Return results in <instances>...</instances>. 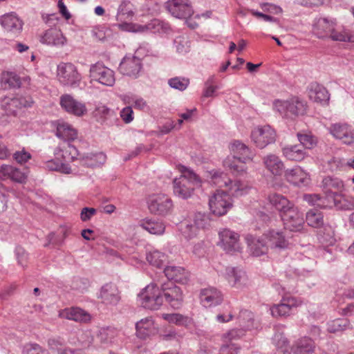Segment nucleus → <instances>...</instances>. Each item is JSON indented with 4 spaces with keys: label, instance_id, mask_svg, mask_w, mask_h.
<instances>
[{
    "label": "nucleus",
    "instance_id": "1",
    "mask_svg": "<svg viewBox=\"0 0 354 354\" xmlns=\"http://www.w3.org/2000/svg\"><path fill=\"white\" fill-rule=\"evenodd\" d=\"M178 170L181 174L173 180L174 194L180 198L188 199L192 197L195 189L201 187L202 180L192 169L185 166L179 165Z\"/></svg>",
    "mask_w": 354,
    "mask_h": 354
},
{
    "label": "nucleus",
    "instance_id": "2",
    "mask_svg": "<svg viewBox=\"0 0 354 354\" xmlns=\"http://www.w3.org/2000/svg\"><path fill=\"white\" fill-rule=\"evenodd\" d=\"M232 156H227L223 161V165L232 174L238 175L245 171V163L252 161L254 153L244 143L234 140L230 145Z\"/></svg>",
    "mask_w": 354,
    "mask_h": 354
},
{
    "label": "nucleus",
    "instance_id": "3",
    "mask_svg": "<svg viewBox=\"0 0 354 354\" xmlns=\"http://www.w3.org/2000/svg\"><path fill=\"white\" fill-rule=\"evenodd\" d=\"M304 199L309 204L322 208L335 207L338 209H352L354 208V200L349 202L336 194H329L322 198L317 194H305Z\"/></svg>",
    "mask_w": 354,
    "mask_h": 354
},
{
    "label": "nucleus",
    "instance_id": "4",
    "mask_svg": "<svg viewBox=\"0 0 354 354\" xmlns=\"http://www.w3.org/2000/svg\"><path fill=\"white\" fill-rule=\"evenodd\" d=\"M273 106L283 116L291 118L304 115L307 107L306 103L298 97H292L286 100H276Z\"/></svg>",
    "mask_w": 354,
    "mask_h": 354
},
{
    "label": "nucleus",
    "instance_id": "5",
    "mask_svg": "<svg viewBox=\"0 0 354 354\" xmlns=\"http://www.w3.org/2000/svg\"><path fill=\"white\" fill-rule=\"evenodd\" d=\"M140 304L149 310H158L163 304L160 286L156 283L147 286L138 295Z\"/></svg>",
    "mask_w": 354,
    "mask_h": 354
},
{
    "label": "nucleus",
    "instance_id": "6",
    "mask_svg": "<svg viewBox=\"0 0 354 354\" xmlns=\"http://www.w3.org/2000/svg\"><path fill=\"white\" fill-rule=\"evenodd\" d=\"M57 80L64 86L76 88L80 86L82 75L72 63H61L57 66Z\"/></svg>",
    "mask_w": 354,
    "mask_h": 354
},
{
    "label": "nucleus",
    "instance_id": "7",
    "mask_svg": "<svg viewBox=\"0 0 354 354\" xmlns=\"http://www.w3.org/2000/svg\"><path fill=\"white\" fill-rule=\"evenodd\" d=\"M163 302L165 301L174 309H179L183 304L184 295L182 289L173 281H167L160 284Z\"/></svg>",
    "mask_w": 354,
    "mask_h": 354
},
{
    "label": "nucleus",
    "instance_id": "8",
    "mask_svg": "<svg viewBox=\"0 0 354 354\" xmlns=\"http://www.w3.org/2000/svg\"><path fill=\"white\" fill-rule=\"evenodd\" d=\"M89 77L106 86H113L115 82V73L101 62L92 64L89 70Z\"/></svg>",
    "mask_w": 354,
    "mask_h": 354
},
{
    "label": "nucleus",
    "instance_id": "9",
    "mask_svg": "<svg viewBox=\"0 0 354 354\" xmlns=\"http://www.w3.org/2000/svg\"><path fill=\"white\" fill-rule=\"evenodd\" d=\"M251 139L259 149H264L276 140L275 131L270 125L258 126L251 132Z\"/></svg>",
    "mask_w": 354,
    "mask_h": 354
},
{
    "label": "nucleus",
    "instance_id": "10",
    "mask_svg": "<svg viewBox=\"0 0 354 354\" xmlns=\"http://www.w3.org/2000/svg\"><path fill=\"white\" fill-rule=\"evenodd\" d=\"M173 207L171 199L168 196L162 194L151 196L148 200L149 211L157 215L165 216L170 214Z\"/></svg>",
    "mask_w": 354,
    "mask_h": 354
},
{
    "label": "nucleus",
    "instance_id": "11",
    "mask_svg": "<svg viewBox=\"0 0 354 354\" xmlns=\"http://www.w3.org/2000/svg\"><path fill=\"white\" fill-rule=\"evenodd\" d=\"M0 24L9 38L18 37L22 31L23 22L15 13L6 14L0 17Z\"/></svg>",
    "mask_w": 354,
    "mask_h": 354
},
{
    "label": "nucleus",
    "instance_id": "12",
    "mask_svg": "<svg viewBox=\"0 0 354 354\" xmlns=\"http://www.w3.org/2000/svg\"><path fill=\"white\" fill-rule=\"evenodd\" d=\"M209 206L212 214L223 216L232 207V199L225 192L217 190L209 198Z\"/></svg>",
    "mask_w": 354,
    "mask_h": 354
},
{
    "label": "nucleus",
    "instance_id": "13",
    "mask_svg": "<svg viewBox=\"0 0 354 354\" xmlns=\"http://www.w3.org/2000/svg\"><path fill=\"white\" fill-rule=\"evenodd\" d=\"M165 7L172 16L178 19H187L194 14L189 0H168Z\"/></svg>",
    "mask_w": 354,
    "mask_h": 354
},
{
    "label": "nucleus",
    "instance_id": "14",
    "mask_svg": "<svg viewBox=\"0 0 354 354\" xmlns=\"http://www.w3.org/2000/svg\"><path fill=\"white\" fill-rule=\"evenodd\" d=\"M281 218L286 229L292 232H299L303 229L304 223L303 214L297 207L290 208Z\"/></svg>",
    "mask_w": 354,
    "mask_h": 354
},
{
    "label": "nucleus",
    "instance_id": "15",
    "mask_svg": "<svg viewBox=\"0 0 354 354\" xmlns=\"http://www.w3.org/2000/svg\"><path fill=\"white\" fill-rule=\"evenodd\" d=\"M142 68V61L139 57L126 55L120 64L119 71L124 75L136 78Z\"/></svg>",
    "mask_w": 354,
    "mask_h": 354
},
{
    "label": "nucleus",
    "instance_id": "16",
    "mask_svg": "<svg viewBox=\"0 0 354 354\" xmlns=\"http://www.w3.org/2000/svg\"><path fill=\"white\" fill-rule=\"evenodd\" d=\"M98 298L106 306H115L121 299L120 292L117 286L113 283L104 284L100 288Z\"/></svg>",
    "mask_w": 354,
    "mask_h": 354
},
{
    "label": "nucleus",
    "instance_id": "17",
    "mask_svg": "<svg viewBox=\"0 0 354 354\" xmlns=\"http://www.w3.org/2000/svg\"><path fill=\"white\" fill-rule=\"evenodd\" d=\"M219 238L221 246L227 252L240 250L239 235L237 233L229 229H223L219 232Z\"/></svg>",
    "mask_w": 354,
    "mask_h": 354
},
{
    "label": "nucleus",
    "instance_id": "18",
    "mask_svg": "<svg viewBox=\"0 0 354 354\" xmlns=\"http://www.w3.org/2000/svg\"><path fill=\"white\" fill-rule=\"evenodd\" d=\"M329 131L336 139L342 140L346 145L354 142V131L346 124H333L330 127Z\"/></svg>",
    "mask_w": 354,
    "mask_h": 354
},
{
    "label": "nucleus",
    "instance_id": "19",
    "mask_svg": "<svg viewBox=\"0 0 354 354\" xmlns=\"http://www.w3.org/2000/svg\"><path fill=\"white\" fill-rule=\"evenodd\" d=\"M60 105L66 112L76 116H82L86 113L84 103L74 99L71 95H64L60 97Z\"/></svg>",
    "mask_w": 354,
    "mask_h": 354
},
{
    "label": "nucleus",
    "instance_id": "20",
    "mask_svg": "<svg viewBox=\"0 0 354 354\" xmlns=\"http://www.w3.org/2000/svg\"><path fill=\"white\" fill-rule=\"evenodd\" d=\"M335 20L325 17L315 19L313 25V33L319 39H328Z\"/></svg>",
    "mask_w": 354,
    "mask_h": 354
},
{
    "label": "nucleus",
    "instance_id": "21",
    "mask_svg": "<svg viewBox=\"0 0 354 354\" xmlns=\"http://www.w3.org/2000/svg\"><path fill=\"white\" fill-rule=\"evenodd\" d=\"M66 38L62 31L57 28H50L41 37L40 41L48 46L62 47L66 43Z\"/></svg>",
    "mask_w": 354,
    "mask_h": 354
},
{
    "label": "nucleus",
    "instance_id": "22",
    "mask_svg": "<svg viewBox=\"0 0 354 354\" xmlns=\"http://www.w3.org/2000/svg\"><path fill=\"white\" fill-rule=\"evenodd\" d=\"M285 177L288 182L296 186H306L310 183L309 175L300 167L286 170Z\"/></svg>",
    "mask_w": 354,
    "mask_h": 354
},
{
    "label": "nucleus",
    "instance_id": "23",
    "mask_svg": "<svg viewBox=\"0 0 354 354\" xmlns=\"http://www.w3.org/2000/svg\"><path fill=\"white\" fill-rule=\"evenodd\" d=\"M265 168L273 176H281L284 170V164L281 158L273 153H268L262 158Z\"/></svg>",
    "mask_w": 354,
    "mask_h": 354
},
{
    "label": "nucleus",
    "instance_id": "24",
    "mask_svg": "<svg viewBox=\"0 0 354 354\" xmlns=\"http://www.w3.org/2000/svg\"><path fill=\"white\" fill-rule=\"evenodd\" d=\"M250 252L255 257L265 254L268 252V246L264 237L256 238L252 234H247L245 237Z\"/></svg>",
    "mask_w": 354,
    "mask_h": 354
},
{
    "label": "nucleus",
    "instance_id": "25",
    "mask_svg": "<svg viewBox=\"0 0 354 354\" xmlns=\"http://www.w3.org/2000/svg\"><path fill=\"white\" fill-rule=\"evenodd\" d=\"M0 178H10L16 183H24L26 180L27 175L15 166L3 164L1 165Z\"/></svg>",
    "mask_w": 354,
    "mask_h": 354
},
{
    "label": "nucleus",
    "instance_id": "26",
    "mask_svg": "<svg viewBox=\"0 0 354 354\" xmlns=\"http://www.w3.org/2000/svg\"><path fill=\"white\" fill-rule=\"evenodd\" d=\"M164 272L168 281H175L180 283H186L189 280V273L180 266H169L164 269Z\"/></svg>",
    "mask_w": 354,
    "mask_h": 354
},
{
    "label": "nucleus",
    "instance_id": "27",
    "mask_svg": "<svg viewBox=\"0 0 354 354\" xmlns=\"http://www.w3.org/2000/svg\"><path fill=\"white\" fill-rule=\"evenodd\" d=\"M270 205L279 212L280 216H283L288 211L295 207L286 197L279 194H272L268 196Z\"/></svg>",
    "mask_w": 354,
    "mask_h": 354
},
{
    "label": "nucleus",
    "instance_id": "28",
    "mask_svg": "<svg viewBox=\"0 0 354 354\" xmlns=\"http://www.w3.org/2000/svg\"><path fill=\"white\" fill-rule=\"evenodd\" d=\"M283 156L288 160L301 161L307 156V153L303 149L302 145H287L282 147Z\"/></svg>",
    "mask_w": 354,
    "mask_h": 354
},
{
    "label": "nucleus",
    "instance_id": "29",
    "mask_svg": "<svg viewBox=\"0 0 354 354\" xmlns=\"http://www.w3.org/2000/svg\"><path fill=\"white\" fill-rule=\"evenodd\" d=\"M62 318L73 320L77 322L86 323L91 320V315L80 308H66L60 312Z\"/></svg>",
    "mask_w": 354,
    "mask_h": 354
},
{
    "label": "nucleus",
    "instance_id": "30",
    "mask_svg": "<svg viewBox=\"0 0 354 354\" xmlns=\"http://www.w3.org/2000/svg\"><path fill=\"white\" fill-rule=\"evenodd\" d=\"M200 298L203 304L206 307L219 304L223 300L221 292L214 288H208L202 290Z\"/></svg>",
    "mask_w": 354,
    "mask_h": 354
},
{
    "label": "nucleus",
    "instance_id": "31",
    "mask_svg": "<svg viewBox=\"0 0 354 354\" xmlns=\"http://www.w3.org/2000/svg\"><path fill=\"white\" fill-rule=\"evenodd\" d=\"M55 154L62 157L64 161H73L77 159L80 153L77 148L71 142H64L55 150Z\"/></svg>",
    "mask_w": 354,
    "mask_h": 354
},
{
    "label": "nucleus",
    "instance_id": "32",
    "mask_svg": "<svg viewBox=\"0 0 354 354\" xmlns=\"http://www.w3.org/2000/svg\"><path fill=\"white\" fill-rule=\"evenodd\" d=\"M332 29L328 39L335 41L354 42V34H352L345 27L337 26L336 20Z\"/></svg>",
    "mask_w": 354,
    "mask_h": 354
},
{
    "label": "nucleus",
    "instance_id": "33",
    "mask_svg": "<svg viewBox=\"0 0 354 354\" xmlns=\"http://www.w3.org/2000/svg\"><path fill=\"white\" fill-rule=\"evenodd\" d=\"M268 248L283 249L288 245V241L280 232L269 231L263 235Z\"/></svg>",
    "mask_w": 354,
    "mask_h": 354
},
{
    "label": "nucleus",
    "instance_id": "34",
    "mask_svg": "<svg viewBox=\"0 0 354 354\" xmlns=\"http://www.w3.org/2000/svg\"><path fill=\"white\" fill-rule=\"evenodd\" d=\"M106 155L102 152L88 153L80 156L79 160L81 164L87 167H95L105 162Z\"/></svg>",
    "mask_w": 354,
    "mask_h": 354
},
{
    "label": "nucleus",
    "instance_id": "35",
    "mask_svg": "<svg viewBox=\"0 0 354 354\" xmlns=\"http://www.w3.org/2000/svg\"><path fill=\"white\" fill-rule=\"evenodd\" d=\"M56 136L64 140V142H71L77 138V132L68 123L62 122L57 124Z\"/></svg>",
    "mask_w": 354,
    "mask_h": 354
},
{
    "label": "nucleus",
    "instance_id": "36",
    "mask_svg": "<svg viewBox=\"0 0 354 354\" xmlns=\"http://www.w3.org/2000/svg\"><path fill=\"white\" fill-rule=\"evenodd\" d=\"M315 348V344L313 340L304 337L295 342L292 350L295 354H313Z\"/></svg>",
    "mask_w": 354,
    "mask_h": 354
},
{
    "label": "nucleus",
    "instance_id": "37",
    "mask_svg": "<svg viewBox=\"0 0 354 354\" xmlns=\"http://www.w3.org/2000/svg\"><path fill=\"white\" fill-rule=\"evenodd\" d=\"M128 28H127L129 31L132 32H145L146 30H150L153 32H159L163 27L162 23L158 19H153L146 25L139 24H125Z\"/></svg>",
    "mask_w": 354,
    "mask_h": 354
},
{
    "label": "nucleus",
    "instance_id": "38",
    "mask_svg": "<svg viewBox=\"0 0 354 354\" xmlns=\"http://www.w3.org/2000/svg\"><path fill=\"white\" fill-rule=\"evenodd\" d=\"M1 83L5 88H15L21 86V80L15 73L5 72L1 75Z\"/></svg>",
    "mask_w": 354,
    "mask_h": 354
},
{
    "label": "nucleus",
    "instance_id": "39",
    "mask_svg": "<svg viewBox=\"0 0 354 354\" xmlns=\"http://www.w3.org/2000/svg\"><path fill=\"white\" fill-rule=\"evenodd\" d=\"M225 192L229 197H239L247 193L246 187L239 180L232 181L227 184V187L224 190L221 191Z\"/></svg>",
    "mask_w": 354,
    "mask_h": 354
},
{
    "label": "nucleus",
    "instance_id": "40",
    "mask_svg": "<svg viewBox=\"0 0 354 354\" xmlns=\"http://www.w3.org/2000/svg\"><path fill=\"white\" fill-rule=\"evenodd\" d=\"M140 227L151 234L160 235L165 230V225L162 222L145 220L142 221Z\"/></svg>",
    "mask_w": 354,
    "mask_h": 354
},
{
    "label": "nucleus",
    "instance_id": "41",
    "mask_svg": "<svg viewBox=\"0 0 354 354\" xmlns=\"http://www.w3.org/2000/svg\"><path fill=\"white\" fill-rule=\"evenodd\" d=\"M306 220L308 225L321 228L324 225V216L322 212L317 209H310L306 213Z\"/></svg>",
    "mask_w": 354,
    "mask_h": 354
},
{
    "label": "nucleus",
    "instance_id": "42",
    "mask_svg": "<svg viewBox=\"0 0 354 354\" xmlns=\"http://www.w3.org/2000/svg\"><path fill=\"white\" fill-rule=\"evenodd\" d=\"M147 261L153 266L161 268L167 260V255L158 250L149 251L146 254Z\"/></svg>",
    "mask_w": 354,
    "mask_h": 354
},
{
    "label": "nucleus",
    "instance_id": "43",
    "mask_svg": "<svg viewBox=\"0 0 354 354\" xmlns=\"http://www.w3.org/2000/svg\"><path fill=\"white\" fill-rule=\"evenodd\" d=\"M118 332L113 327H102L99 329L97 338L102 344H109L116 337Z\"/></svg>",
    "mask_w": 354,
    "mask_h": 354
},
{
    "label": "nucleus",
    "instance_id": "44",
    "mask_svg": "<svg viewBox=\"0 0 354 354\" xmlns=\"http://www.w3.org/2000/svg\"><path fill=\"white\" fill-rule=\"evenodd\" d=\"M19 104L15 97L5 96L1 99L0 107L7 115H15Z\"/></svg>",
    "mask_w": 354,
    "mask_h": 354
},
{
    "label": "nucleus",
    "instance_id": "45",
    "mask_svg": "<svg viewBox=\"0 0 354 354\" xmlns=\"http://www.w3.org/2000/svg\"><path fill=\"white\" fill-rule=\"evenodd\" d=\"M153 328V321L151 317L142 319L136 324L137 333L140 337L149 335Z\"/></svg>",
    "mask_w": 354,
    "mask_h": 354
},
{
    "label": "nucleus",
    "instance_id": "46",
    "mask_svg": "<svg viewBox=\"0 0 354 354\" xmlns=\"http://www.w3.org/2000/svg\"><path fill=\"white\" fill-rule=\"evenodd\" d=\"M334 235V231L330 225H323L318 232V238L323 244H333L335 241Z\"/></svg>",
    "mask_w": 354,
    "mask_h": 354
},
{
    "label": "nucleus",
    "instance_id": "47",
    "mask_svg": "<svg viewBox=\"0 0 354 354\" xmlns=\"http://www.w3.org/2000/svg\"><path fill=\"white\" fill-rule=\"evenodd\" d=\"M350 322L346 319H337L327 323V330L329 333H337L349 328Z\"/></svg>",
    "mask_w": 354,
    "mask_h": 354
},
{
    "label": "nucleus",
    "instance_id": "48",
    "mask_svg": "<svg viewBox=\"0 0 354 354\" xmlns=\"http://www.w3.org/2000/svg\"><path fill=\"white\" fill-rule=\"evenodd\" d=\"M310 97L318 102H326L329 100V93L326 88L317 85L311 91Z\"/></svg>",
    "mask_w": 354,
    "mask_h": 354
},
{
    "label": "nucleus",
    "instance_id": "49",
    "mask_svg": "<svg viewBox=\"0 0 354 354\" xmlns=\"http://www.w3.org/2000/svg\"><path fill=\"white\" fill-rule=\"evenodd\" d=\"M274 342L277 348L275 354H290V346L287 339L282 335L276 334Z\"/></svg>",
    "mask_w": 354,
    "mask_h": 354
},
{
    "label": "nucleus",
    "instance_id": "50",
    "mask_svg": "<svg viewBox=\"0 0 354 354\" xmlns=\"http://www.w3.org/2000/svg\"><path fill=\"white\" fill-rule=\"evenodd\" d=\"M239 323L241 327L245 330H250L253 327V315L252 312L245 310L240 312Z\"/></svg>",
    "mask_w": 354,
    "mask_h": 354
},
{
    "label": "nucleus",
    "instance_id": "51",
    "mask_svg": "<svg viewBox=\"0 0 354 354\" xmlns=\"http://www.w3.org/2000/svg\"><path fill=\"white\" fill-rule=\"evenodd\" d=\"M48 348L53 351H56L58 354H62L67 350L71 348L66 347L64 341L60 337L50 338L48 340Z\"/></svg>",
    "mask_w": 354,
    "mask_h": 354
},
{
    "label": "nucleus",
    "instance_id": "52",
    "mask_svg": "<svg viewBox=\"0 0 354 354\" xmlns=\"http://www.w3.org/2000/svg\"><path fill=\"white\" fill-rule=\"evenodd\" d=\"M297 136L300 142L299 145H302L305 150L313 148L317 144V139L311 134L298 133Z\"/></svg>",
    "mask_w": 354,
    "mask_h": 354
},
{
    "label": "nucleus",
    "instance_id": "53",
    "mask_svg": "<svg viewBox=\"0 0 354 354\" xmlns=\"http://www.w3.org/2000/svg\"><path fill=\"white\" fill-rule=\"evenodd\" d=\"M168 84L172 88L183 91L188 87L189 80L185 77H176L169 79Z\"/></svg>",
    "mask_w": 354,
    "mask_h": 354
},
{
    "label": "nucleus",
    "instance_id": "54",
    "mask_svg": "<svg viewBox=\"0 0 354 354\" xmlns=\"http://www.w3.org/2000/svg\"><path fill=\"white\" fill-rule=\"evenodd\" d=\"M212 182L218 187L225 189L231 180L223 172H215L212 177Z\"/></svg>",
    "mask_w": 354,
    "mask_h": 354
},
{
    "label": "nucleus",
    "instance_id": "55",
    "mask_svg": "<svg viewBox=\"0 0 354 354\" xmlns=\"http://www.w3.org/2000/svg\"><path fill=\"white\" fill-rule=\"evenodd\" d=\"M270 310L273 317L286 316L290 313L289 307H288L283 300L281 304L273 306Z\"/></svg>",
    "mask_w": 354,
    "mask_h": 354
},
{
    "label": "nucleus",
    "instance_id": "56",
    "mask_svg": "<svg viewBox=\"0 0 354 354\" xmlns=\"http://www.w3.org/2000/svg\"><path fill=\"white\" fill-rule=\"evenodd\" d=\"M12 158L19 164L23 165L26 163L32 158V155L27 151L25 148L16 151L12 154Z\"/></svg>",
    "mask_w": 354,
    "mask_h": 354
},
{
    "label": "nucleus",
    "instance_id": "57",
    "mask_svg": "<svg viewBox=\"0 0 354 354\" xmlns=\"http://www.w3.org/2000/svg\"><path fill=\"white\" fill-rule=\"evenodd\" d=\"M214 77H209L205 83V88L203 90V97H213L216 90L218 88L216 86L214 85Z\"/></svg>",
    "mask_w": 354,
    "mask_h": 354
},
{
    "label": "nucleus",
    "instance_id": "58",
    "mask_svg": "<svg viewBox=\"0 0 354 354\" xmlns=\"http://www.w3.org/2000/svg\"><path fill=\"white\" fill-rule=\"evenodd\" d=\"M78 339L81 344L80 346L84 348L90 347L94 340L92 333L90 330L83 331L79 336Z\"/></svg>",
    "mask_w": 354,
    "mask_h": 354
},
{
    "label": "nucleus",
    "instance_id": "59",
    "mask_svg": "<svg viewBox=\"0 0 354 354\" xmlns=\"http://www.w3.org/2000/svg\"><path fill=\"white\" fill-rule=\"evenodd\" d=\"M226 274L229 282L234 286L239 281L243 272L241 270H236L234 268H227L226 269Z\"/></svg>",
    "mask_w": 354,
    "mask_h": 354
},
{
    "label": "nucleus",
    "instance_id": "60",
    "mask_svg": "<svg viewBox=\"0 0 354 354\" xmlns=\"http://www.w3.org/2000/svg\"><path fill=\"white\" fill-rule=\"evenodd\" d=\"M24 354H49L48 351L37 344H30L25 346Z\"/></svg>",
    "mask_w": 354,
    "mask_h": 354
},
{
    "label": "nucleus",
    "instance_id": "61",
    "mask_svg": "<svg viewBox=\"0 0 354 354\" xmlns=\"http://www.w3.org/2000/svg\"><path fill=\"white\" fill-rule=\"evenodd\" d=\"M245 330H246L244 329L243 327H241V328H234L229 330L227 333H225L223 337L228 341L237 339L245 335Z\"/></svg>",
    "mask_w": 354,
    "mask_h": 354
},
{
    "label": "nucleus",
    "instance_id": "62",
    "mask_svg": "<svg viewBox=\"0 0 354 354\" xmlns=\"http://www.w3.org/2000/svg\"><path fill=\"white\" fill-rule=\"evenodd\" d=\"M324 183L327 187H328L330 190L335 189L339 191L341 190L344 187L343 182L339 178L328 177L324 180Z\"/></svg>",
    "mask_w": 354,
    "mask_h": 354
},
{
    "label": "nucleus",
    "instance_id": "63",
    "mask_svg": "<svg viewBox=\"0 0 354 354\" xmlns=\"http://www.w3.org/2000/svg\"><path fill=\"white\" fill-rule=\"evenodd\" d=\"M209 216L205 214L198 213L195 215L194 223L198 228H205L209 225Z\"/></svg>",
    "mask_w": 354,
    "mask_h": 354
},
{
    "label": "nucleus",
    "instance_id": "64",
    "mask_svg": "<svg viewBox=\"0 0 354 354\" xmlns=\"http://www.w3.org/2000/svg\"><path fill=\"white\" fill-rule=\"evenodd\" d=\"M197 229L198 227L195 224H185V225L183 224L181 225L182 233L187 239H191L196 235Z\"/></svg>",
    "mask_w": 354,
    "mask_h": 354
}]
</instances>
